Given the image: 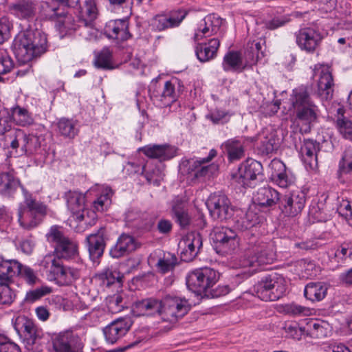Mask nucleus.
<instances>
[{
  "mask_svg": "<svg viewBox=\"0 0 352 352\" xmlns=\"http://www.w3.org/2000/svg\"><path fill=\"white\" fill-rule=\"evenodd\" d=\"M327 292V287L322 283H310L305 286L304 295L312 302L322 300Z\"/></svg>",
  "mask_w": 352,
  "mask_h": 352,
  "instance_id": "c9c22d12",
  "label": "nucleus"
},
{
  "mask_svg": "<svg viewBox=\"0 0 352 352\" xmlns=\"http://www.w3.org/2000/svg\"><path fill=\"white\" fill-rule=\"evenodd\" d=\"M83 16L86 19H82L80 21V23L92 25V22L97 18L98 10L95 0H86L84 7L82 10Z\"/></svg>",
  "mask_w": 352,
  "mask_h": 352,
  "instance_id": "49530a36",
  "label": "nucleus"
},
{
  "mask_svg": "<svg viewBox=\"0 0 352 352\" xmlns=\"http://www.w3.org/2000/svg\"><path fill=\"white\" fill-rule=\"evenodd\" d=\"M103 285L110 287L116 284L120 287L122 283L123 275L117 270L107 269L99 274Z\"/></svg>",
  "mask_w": 352,
  "mask_h": 352,
  "instance_id": "c03bdc74",
  "label": "nucleus"
},
{
  "mask_svg": "<svg viewBox=\"0 0 352 352\" xmlns=\"http://www.w3.org/2000/svg\"><path fill=\"white\" fill-rule=\"evenodd\" d=\"M53 349L55 352H83V344L79 336L67 331L53 340Z\"/></svg>",
  "mask_w": 352,
  "mask_h": 352,
  "instance_id": "dca6fc26",
  "label": "nucleus"
},
{
  "mask_svg": "<svg viewBox=\"0 0 352 352\" xmlns=\"http://www.w3.org/2000/svg\"><path fill=\"white\" fill-rule=\"evenodd\" d=\"M285 278L277 273H272L254 285L256 295L264 301H275L282 298L286 292Z\"/></svg>",
  "mask_w": 352,
  "mask_h": 352,
  "instance_id": "20e7f679",
  "label": "nucleus"
},
{
  "mask_svg": "<svg viewBox=\"0 0 352 352\" xmlns=\"http://www.w3.org/2000/svg\"><path fill=\"white\" fill-rule=\"evenodd\" d=\"M104 228H100L97 232L87 236L86 241L91 260L94 263H98V259L102 256L105 248Z\"/></svg>",
  "mask_w": 352,
  "mask_h": 352,
  "instance_id": "412c9836",
  "label": "nucleus"
},
{
  "mask_svg": "<svg viewBox=\"0 0 352 352\" xmlns=\"http://www.w3.org/2000/svg\"><path fill=\"white\" fill-rule=\"evenodd\" d=\"M319 151V144L313 140H307L304 142L301 147L302 157L316 155Z\"/></svg>",
  "mask_w": 352,
  "mask_h": 352,
  "instance_id": "e2e57ef3",
  "label": "nucleus"
},
{
  "mask_svg": "<svg viewBox=\"0 0 352 352\" xmlns=\"http://www.w3.org/2000/svg\"><path fill=\"white\" fill-rule=\"evenodd\" d=\"M18 276L23 278L29 285H34L38 280L34 270L27 265H23L22 264Z\"/></svg>",
  "mask_w": 352,
  "mask_h": 352,
  "instance_id": "680f3d73",
  "label": "nucleus"
},
{
  "mask_svg": "<svg viewBox=\"0 0 352 352\" xmlns=\"http://www.w3.org/2000/svg\"><path fill=\"white\" fill-rule=\"evenodd\" d=\"M220 45L217 38H212L208 43H198L195 47V54L199 61L204 63L212 59Z\"/></svg>",
  "mask_w": 352,
  "mask_h": 352,
  "instance_id": "c85d7f7f",
  "label": "nucleus"
},
{
  "mask_svg": "<svg viewBox=\"0 0 352 352\" xmlns=\"http://www.w3.org/2000/svg\"><path fill=\"white\" fill-rule=\"evenodd\" d=\"M67 208L76 216L78 221L84 219V210L85 207V194L76 190H68L65 193Z\"/></svg>",
  "mask_w": 352,
  "mask_h": 352,
  "instance_id": "4be33fe9",
  "label": "nucleus"
},
{
  "mask_svg": "<svg viewBox=\"0 0 352 352\" xmlns=\"http://www.w3.org/2000/svg\"><path fill=\"white\" fill-rule=\"evenodd\" d=\"M222 19L215 14L207 15L199 24L194 35L195 41L197 42L205 37L217 34L221 25Z\"/></svg>",
  "mask_w": 352,
  "mask_h": 352,
  "instance_id": "6ab92c4d",
  "label": "nucleus"
},
{
  "mask_svg": "<svg viewBox=\"0 0 352 352\" xmlns=\"http://www.w3.org/2000/svg\"><path fill=\"white\" fill-rule=\"evenodd\" d=\"M46 236L48 241L56 244L55 252L58 257L69 259L77 254V245L65 237L58 227L52 226Z\"/></svg>",
  "mask_w": 352,
  "mask_h": 352,
  "instance_id": "9d476101",
  "label": "nucleus"
},
{
  "mask_svg": "<svg viewBox=\"0 0 352 352\" xmlns=\"http://www.w3.org/2000/svg\"><path fill=\"white\" fill-rule=\"evenodd\" d=\"M236 237V234L232 229L219 227L214 229L212 240L218 248L227 253L236 247L238 243Z\"/></svg>",
  "mask_w": 352,
  "mask_h": 352,
  "instance_id": "aec40b11",
  "label": "nucleus"
},
{
  "mask_svg": "<svg viewBox=\"0 0 352 352\" xmlns=\"http://www.w3.org/2000/svg\"><path fill=\"white\" fill-rule=\"evenodd\" d=\"M270 166L272 169V173L271 178L274 182L281 188H287L290 181L285 173V165L281 161L278 160H274L270 164Z\"/></svg>",
  "mask_w": 352,
  "mask_h": 352,
  "instance_id": "473e14b6",
  "label": "nucleus"
},
{
  "mask_svg": "<svg viewBox=\"0 0 352 352\" xmlns=\"http://www.w3.org/2000/svg\"><path fill=\"white\" fill-rule=\"evenodd\" d=\"M258 223V217L253 210H248L243 216L240 217L235 221L237 229L245 231Z\"/></svg>",
  "mask_w": 352,
  "mask_h": 352,
  "instance_id": "37998d69",
  "label": "nucleus"
},
{
  "mask_svg": "<svg viewBox=\"0 0 352 352\" xmlns=\"http://www.w3.org/2000/svg\"><path fill=\"white\" fill-rule=\"evenodd\" d=\"M290 100L294 111L312 102L305 87H299L294 89Z\"/></svg>",
  "mask_w": 352,
  "mask_h": 352,
  "instance_id": "e433bc0d",
  "label": "nucleus"
},
{
  "mask_svg": "<svg viewBox=\"0 0 352 352\" xmlns=\"http://www.w3.org/2000/svg\"><path fill=\"white\" fill-rule=\"evenodd\" d=\"M104 32L109 38L118 41H126L131 36L129 31V22L125 19L109 21L104 27Z\"/></svg>",
  "mask_w": 352,
  "mask_h": 352,
  "instance_id": "5701e85b",
  "label": "nucleus"
},
{
  "mask_svg": "<svg viewBox=\"0 0 352 352\" xmlns=\"http://www.w3.org/2000/svg\"><path fill=\"white\" fill-rule=\"evenodd\" d=\"M177 256L170 252L164 253L162 258H160L157 263L158 271L162 274H166L172 271L177 265Z\"/></svg>",
  "mask_w": 352,
  "mask_h": 352,
  "instance_id": "de8ad7c7",
  "label": "nucleus"
},
{
  "mask_svg": "<svg viewBox=\"0 0 352 352\" xmlns=\"http://www.w3.org/2000/svg\"><path fill=\"white\" fill-rule=\"evenodd\" d=\"M216 155V150L212 149L206 157L199 160L192 158L183 160L179 166L180 170L183 174L190 175L197 179L210 177L214 170V166L212 164L206 165V164L210 162Z\"/></svg>",
  "mask_w": 352,
  "mask_h": 352,
  "instance_id": "0eeeda50",
  "label": "nucleus"
},
{
  "mask_svg": "<svg viewBox=\"0 0 352 352\" xmlns=\"http://www.w3.org/2000/svg\"><path fill=\"white\" fill-rule=\"evenodd\" d=\"M305 202L306 195L303 191L293 190L280 195L278 208L285 216L294 217L302 212Z\"/></svg>",
  "mask_w": 352,
  "mask_h": 352,
  "instance_id": "9b49d317",
  "label": "nucleus"
},
{
  "mask_svg": "<svg viewBox=\"0 0 352 352\" xmlns=\"http://www.w3.org/2000/svg\"><path fill=\"white\" fill-rule=\"evenodd\" d=\"M9 285L0 281V305H9L13 301L14 294Z\"/></svg>",
  "mask_w": 352,
  "mask_h": 352,
  "instance_id": "bf43d9fd",
  "label": "nucleus"
},
{
  "mask_svg": "<svg viewBox=\"0 0 352 352\" xmlns=\"http://www.w3.org/2000/svg\"><path fill=\"white\" fill-rule=\"evenodd\" d=\"M50 19L56 21V26L60 32L74 29L71 26L72 17L60 8H53L48 14Z\"/></svg>",
  "mask_w": 352,
  "mask_h": 352,
  "instance_id": "f704fd0d",
  "label": "nucleus"
},
{
  "mask_svg": "<svg viewBox=\"0 0 352 352\" xmlns=\"http://www.w3.org/2000/svg\"><path fill=\"white\" fill-rule=\"evenodd\" d=\"M144 155L150 158L165 160L170 157L168 155V146L164 145H148L140 149Z\"/></svg>",
  "mask_w": 352,
  "mask_h": 352,
  "instance_id": "79ce46f5",
  "label": "nucleus"
},
{
  "mask_svg": "<svg viewBox=\"0 0 352 352\" xmlns=\"http://www.w3.org/2000/svg\"><path fill=\"white\" fill-rule=\"evenodd\" d=\"M219 274L209 267L201 268L193 272L187 280V285L191 290L207 298H218L229 293L228 285H218L213 288L219 279Z\"/></svg>",
  "mask_w": 352,
  "mask_h": 352,
  "instance_id": "f03ea898",
  "label": "nucleus"
},
{
  "mask_svg": "<svg viewBox=\"0 0 352 352\" xmlns=\"http://www.w3.org/2000/svg\"><path fill=\"white\" fill-rule=\"evenodd\" d=\"M284 312L292 316H308L310 314V309L308 307L296 304H287L283 307Z\"/></svg>",
  "mask_w": 352,
  "mask_h": 352,
  "instance_id": "4d7b16f0",
  "label": "nucleus"
},
{
  "mask_svg": "<svg viewBox=\"0 0 352 352\" xmlns=\"http://www.w3.org/2000/svg\"><path fill=\"white\" fill-rule=\"evenodd\" d=\"M12 117L14 120L21 126L29 125L32 122V119L27 109L19 106L12 109Z\"/></svg>",
  "mask_w": 352,
  "mask_h": 352,
  "instance_id": "603ef678",
  "label": "nucleus"
},
{
  "mask_svg": "<svg viewBox=\"0 0 352 352\" xmlns=\"http://www.w3.org/2000/svg\"><path fill=\"white\" fill-rule=\"evenodd\" d=\"M19 182L11 173H2L0 174V193L10 195L18 187Z\"/></svg>",
  "mask_w": 352,
  "mask_h": 352,
  "instance_id": "58836bf2",
  "label": "nucleus"
},
{
  "mask_svg": "<svg viewBox=\"0 0 352 352\" xmlns=\"http://www.w3.org/2000/svg\"><path fill=\"white\" fill-rule=\"evenodd\" d=\"M331 327L325 321H318L310 325L309 335L310 337L317 340H322L330 336Z\"/></svg>",
  "mask_w": 352,
  "mask_h": 352,
  "instance_id": "ea45409f",
  "label": "nucleus"
},
{
  "mask_svg": "<svg viewBox=\"0 0 352 352\" xmlns=\"http://www.w3.org/2000/svg\"><path fill=\"white\" fill-rule=\"evenodd\" d=\"M12 48L18 61L23 64L27 63L47 52V36L38 30H26L14 38Z\"/></svg>",
  "mask_w": 352,
  "mask_h": 352,
  "instance_id": "f257e3e1",
  "label": "nucleus"
},
{
  "mask_svg": "<svg viewBox=\"0 0 352 352\" xmlns=\"http://www.w3.org/2000/svg\"><path fill=\"white\" fill-rule=\"evenodd\" d=\"M245 64L243 65V60L241 54L238 52H229L227 53L223 62V67L225 71H242L248 65L256 63L263 56L260 43H252L245 52Z\"/></svg>",
  "mask_w": 352,
  "mask_h": 352,
  "instance_id": "39448f33",
  "label": "nucleus"
},
{
  "mask_svg": "<svg viewBox=\"0 0 352 352\" xmlns=\"http://www.w3.org/2000/svg\"><path fill=\"white\" fill-rule=\"evenodd\" d=\"M111 52L108 48H104L101 50L96 60L97 67L109 69L111 66Z\"/></svg>",
  "mask_w": 352,
  "mask_h": 352,
  "instance_id": "6e6d98bb",
  "label": "nucleus"
},
{
  "mask_svg": "<svg viewBox=\"0 0 352 352\" xmlns=\"http://www.w3.org/2000/svg\"><path fill=\"white\" fill-rule=\"evenodd\" d=\"M339 170L342 174L352 172V149L345 150L341 161L339 163Z\"/></svg>",
  "mask_w": 352,
  "mask_h": 352,
  "instance_id": "13d9d810",
  "label": "nucleus"
},
{
  "mask_svg": "<svg viewBox=\"0 0 352 352\" xmlns=\"http://www.w3.org/2000/svg\"><path fill=\"white\" fill-rule=\"evenodd\" d=\"M47 213V206L38 201L31 194L25 192L24 201L18 209V221L24 230H31L43 221Z\"/></svg>",
  "mask_w": 352,
  "mask_h": 352,
  "instance_id": "7ed1b4c3",
  "label": "nucleus"
},
{
  "mask_svg": "<svg viewBox=\"0 0 352 352\" xmlns=\"http://www.w3.org/2000/svg\"><path fill=\"white\" fill-rule=\"evenodd\" d=\"M124 307L123 298L119 294L111 296L108 300V308L112 313H118L121 311Z\"/></svg>",
  "mask_w": 352,
  "mask_h": 352,
  "instance_id": "0e129e2a",
  "label": "nucleus"
},
{
  "mask_svg": "<svg viewBox=\"0 0 352 352\" xmlns=\"http://www.w3.org/2000/svg\"><path fill=\"white\" fill-rule=\"evenodd\" d=\"M279 193L270 186L259 188L254 195V200L261 207H270L280 199Z\"/></svg>",
  "mask_w": 352,
  "mask_h": 352,
  "instance_id": "7c9ffc66",
  "label": "nucleus"
},
{
  "mask_svg": "<svg viewBox=\"0 0 352 352\" xmlns=\"http://www.w3.org/2000/svg\"><path fill=\"white\" fill-rule=\"evenodd\" d=\"M14 328L23 338L26 346L30 349L41 338V331L32 320L25 316H19L16 319Z\"/></svg>",
  "mask_w": 352,
  "mask_h": 352,
  "instance_id": "4468645a",
  "label": "nucleus"
},
{
  "mask_svg": "<svg viewBox=\"0 0 352 352\" xmlns=\"http://www.w3.org/2000/svg\"><path fill=\"white\" fill-rule=\"evenodd\" d=\"M0 352H21L17 344L7 338H0Z\"/></svg>",
  "mask_w": 352,
  "mask_h": 352,
  "instance_id": "338daca9",
  "label": "nucleus"
},
{
  "mask_svg": "<svg viewBox=\"0 0 352 352\" xmlns=\"http://www.w3.org/2000/svg\"><path fill=\"white\" fill-rule=\"evenodd\" d=\"M186 14L185 10H178L171 12L168 15L157 16L154 19L153 26L159 31L177 27Z\"/></svg>",
  "mask_w": 352,
  "mask_h": 352,
  "instance_id": "b1692460",
  "label": "nucleus"
},
{
  "mask_svg": "<svg viewBox=\"0 0 352 352\" xmlns=\"http://www.w3.org/2000/svg\"><path fill=\"white\" fill-rule=\"evenodd\" d=\"M79 26L82 28L80 34L85 39L91 40V39L96 38L97 37L98 32H97L96 29L94 28V22H92L91 25H89L88 24L81 23V25H79Z\"/></svg>",
  "mask_w": 352,
  "mask_h": 352,
  "instance_id": "69168bd1",
  "label": "nucleus"
},
{
  "mask_svg": "<svg viewBox=\"0 0 352 352\" xmlns=\"http://www.w3.org/2000/svg\"><path fill=\"white\" fill-rule=\"evenodd\" d=\"M223 146L228 153L230 162L239 160L244 155V148L242 143L235 139L227 140Z\"/></svg>",
  "mask_w": 352,
  "mask_h": 352,
  "instance_id": "4c0bfd02",
  "label": "nucleus"
},
{
  "mask_svg": "<svg viewBox=\"0 0 352 352\" xmlns=\"http://www.w3.org/2000/svg\"><path fill=\"white\" fill-rule=\"evenodd\" d=\"M172 217L182 228H186L191 221L188 214L187 204L181 199H175L172 205Z\"/></svg>",
  "mask_w": 352,
  "mask_h": 352,
  "instance_id": "c756f323",
  "label": "nucleus"
},
{
  "mask_svg": "<svg viewBox=\"0 0 352 352\" xmlns=\"http://www.w3.org/2000/svg\"><path fill=\"white\" fill-rule=\"evenodd\" d=\"M296 43L300 50L307 53H314L319 47L322 36L319 31L305 28L296 33Z\"/></svg>",
  "mask_w": 352,
  "mask_h": 352,
  "instance_id": "2eb2a0df",
  "label": "nucleus"
},
{
  "mask_svg": "<svg viewBox=\"0 0 352 352\" xmlns=\"http://www.w3.org/2000/svg\"><path fill=\"white\" fill-rule=\"evenodd\" d=\"M52 288L47 286H42L34 290L27 292L25 296V300L30 302H33L43 296L47 295L52 292Z\"/></svg>",
  "mask_w": 352,
  "mask_h": 352,
  "instance_id": "052dcab7",
  "label": "nucleus"
},
{
  "mask_svg": "<svg viewBox=\"0 0 352 352\" xmlns=\"http://www.w3.org/2000/svg\"><path fill=\"white\" fill-rule=\"evenodd\" d=\"M21 263L15 259L6 260L0 269V281L11 283L13 278L20 272Z\"/></svg>",
  "mask_w": 352,
  "mask_h": 352,
  "instance_id": "72a5a7b5",
  "label": "nucleus"
},
{
  "mask_svg": "<svg viewBox=\"0 0 352 352\" xmlns=\"http://www.w3.org/2000/svg\"><path fill=\"white\" fill-rule=\"evenodd\" d=\"M11 12L23 19H32L36 13V4L30 0H19L10 6Z\"/></svg>",
  "mask_w": 352,
  "mask_h": 352,
  "instance_id": "bb28decb",
  "label": "nucleus"
},
{
  "mask_svg": "<svg viewBox=\"0 0 352 352\" xmlns=\"http://www.w3.org/2000/svg\"><path fill=\"white\" fill-rule=\"evenodd\" d=\"M235 182L244 188H254L263 179V166L254 160H247L233 175Z\"/></svg>",
  "mask_w": 352,
  "mask_h": 352,
  "instance_id": "423d86ee",
  "label": "nucleus"
},
{
  "mask_svg": "<svg viewBox=\"0 0 352 352\" xmlns=\"http://www.w3.org/2000/svg\"><path fill=\"white\" fill-rule=\"evenodd\" d=\"M324 352H351L348 346L342 343L332 342L324 347Z\"/></svg>",
  "mask_w": 352,
  "mask_h": 352,
  "instance_id": "774afa93",
  "label": "nucleus"
},
{
  "mask_svg": "<svg viewBox=\"0 0 352 352\" xmlns=\"http://www.w3.org/2000/svg\"><path fill=\"white\" fill-rule=\"evenodd\" d=\"M113 192L111 189L107 188L105 192L102 194L94 201V208L98 212H104L111 204V197Z\"/></svg>",
  "mask_w": 352,
  "mask_h": 352,
  "instance_id": "864d4df0",
  "label": "nucleus"
},
{
  "mask_svg": "<svg viewBox=\"0 0 352 352\" xmlns=\"http://www.w3.org/2000/svg\"><path fill=\"white\" fill-rule=\"evenodd\" d=\"M275 254L265 243L254 245L248 248L244 254L242 265L244 267H254L272 263Z\"/></svg>",
  "mask_w": 352,
  "mask_h": 352,
  "instance_id": "f8f14e48",
  "label": "nucleus"
},
{
  "mask_svg": "<svg viewBox=\"0 0 352 352\" xmlns=\"http://www.w3.org/2000/svg\"><path fill=\"white\" fill-rule=\"evenodd\" d=\"M190 309V306L186 299L168 295L162 299L160 318L173 323L184 316Z\"/></svg>",
  "mask_w": 352,
  "mask_h": 352,
  "instance_id": "6e6552de",
  "label": "nucleus"
},
{
  "mask_svg": "<svg viewBox=\"0 0 352 352\" xmlns=\"http://www.w3.org/2000/svg\"><path fill=\"white\" fill-rule=\"evenodd\" d=\"M28 134L22 130H16L14 138L10 142V156L17 157L27 154Z\"/></svg>",
  "mask_w": 352,
  "mask_h": 352,
  "instance_id": "2f4dec72",
  "label": "nucleus"
},
{
  "mask_svg": "<svg viewBox=\"0 0 352 352\" xmlns=\"http://www.w3.org/2000/svg\"><path fill=\"white\" fill-rule=\"evenodd\" d=\"M206 206L214 219L223 221L233 215V208L230 199L221 192L211 194L206 201Z\"/></svg>",
  "mask_w": 352,
  "mask_h": 352,
  "instance_id": "1a4fd4ad",
  "label": "nucleus"
},
{
  "mask_svg": "<svg viewBox=\"0 0 352 352\" xmlns=\"http://www.w3.org/2000/svg\"><path fill=\"white\" fill-rule=\"evenodd\" d=\"M46 259H50L52 265L50 273L53 274L54 280L60 285H70L80 277V270L76 267L65 266L55 258L51 259L47 256Z\"/></svg>",
  "mask_w": 352,
  "mask_h": 352,
  "instance_id": "ddd939ff",
  "label": "nucleus"
},
{
  "mask_svg": "<svg viewBox=\"0 0 352 352\" xmlns=\"http://www.w3.org/2000/svg\"><path fill=\"white\" fill-rule=\"evenodd\" d=\"M59 133L65 138L73 139L78 133L76 121L61 118L57 123Z\"/></svg>",
  "mask_w": 352,
  "mask_h": 352,
  "instance_id": "a19ab883",
  "label": "nucleus"
},
{
  "mask_svg": "<svg viewBox=\"0 0 352 352\" xmlns=\"http://www.w3.org/2000/svg\"><path fill=\"white\" fill-rule=\"evenodd\" d=\"M333 79L331 73L327 68L322 69L319 80L318 82V95L324 100H329L332 98L333 92Z\"/></svg>",
  "mask_w": 352,
  "mask_h": 352,
  "instance_id": "cd10ccee",
  "label": "nucleus"
},
{
  "mask_svg": "<svg viewBox=\"0 0 352 352\" xmlns=\"http://www.w3.org/2000/svg\"><path fill=\"white\" fill-rule=\"evenodd\" d=\"M132 321L129 318H120L103 329L105 340L110 344L116 343L130 329Z\"/></svg>",
  "mask_w": 352,
  "mask_h": 352,
  "instance_id": "f3484780",
  "label": "nucleus"
},
{
  "mask_svg": "<svg viewBox=\"0 0 352 352\" xmlns=\"http://www.w3.org/2000/svg\"><path fill=\"white\" fill-rule=\"evenodd\" d=\"M338 113L341 116L336 120V126L340 133L344 138L352 141V122L344 117L342 108L338 109Z\"/></svg>",
  "mask_w": 352,
  "mask_h": 352,
  "instance_id": "a18cd8bd",
  "label": "nucleus"
},
{
  "mask_svg": "<svg viewBox=\"0 0 352 352\" xmlns=\"http://www.w3.org/2000/svg\"><path fill=\"white\" fill-rule=\"evenodd\" d=\"M142 170L143 173H144L145 178L149 184H153L155 186L160 184L164 176L160 168L155 167L147 170H146V167L143 166Z\"/></svg>",
  "mask_w": 352,
  "mask_h": 352,
  "instance_id": "5fc2aeb1",
  "label": "nucleus"
},
{
  "mask_svg": "<svg viewBox=\"0 0 352 352\" xmlns=\"http://www.w3.org/2000/svg\"><path fill=\"white\" fill-rule=\"evenodd\" d=\"M179 245L184 246L181 252L182 259L186 262H190L197 256L202 248L201 236L196 232L188 233L180 242Z\"/></svg>",
  "mask_w": 352,
  "mask_h": 352,
  "instance_id": "a211bd4d",
  "label": "nucleus"
},
{
  "mask_svg": "<svg viewBox=\"0 0 352 352\" xmlns=\"http://www.w3.org/2000/svg\"><path fill=\"white\" fill-rule=\"evenodd\" d=\"M279 144V139L274 131L270 132L261 140V146L263 152L270 153L277 149Z\"/></svg>",
  "mask_w": 352,
  "mask_h": 352,
  "instance_id": "3c124183",
  "label": "nucleus"
},
{
  "mask_svg": "<svg viewBox=\"0 0 352 352\" xmlns=\"http://www.w3.org/2000/svg\"><path fill=\"white\" fill-rule=\"evenodd\" d=\"M162 300L155 298H146L138 300L133 305V309L140 316H161Z\"/></svg>",
  "mask_w": 352,
  "mask_h": 352,
  "instance_id": "a878e982",
  "label": "nucleus"
},
{
  "mask_svg": "<svg viewBox=\"0 0 352 352\" xmlns=\"http://www.w3.org/2000/svg\"><path fill=\"white\" fill-rule=\"evenodd\" d=\"M295 112L297 118L305 124L315 121L317 118L316 107L313 102L302 107Z\"/></svg>",
  "mask_w": 352,
  "mask_h": 352,
  "instance_id": "09e8293b",
  "label": "nucleus"
},
{
  "mask_svg": "<svg viewBox=\"0 0 352 352\" xmlns=\"http://www.w3.org/2000/svg\"><path fill=\"white\" fill-rule=\"evenodd\" d=\"M136 248L135 239L129 234H122L111 248L109 254L112 258H119L135 250Z\"/></svg>",
  "mask_w": 352,
  "mask_h": 352,
  "instance_id": "393cba45",
  "label": "nucleus"
},
{
  "mask_svg": "<svg viewBox=\"0 0 352 352\" xmlns=\"http://www.w3.org/2000/svg\"><path fill=\"white\" fill-rule=\"evenodd\" d=\"M177 96L175 91V85L171 81L164 83L163 91L160 95V101L164 107L170 106L176 100Z\"/></svg>",
  "mask_w": 352,
  "mask_h": 352,
  "instance_id": "8fccbe9b",
  "label": "nucleus"
}]
</instances>
